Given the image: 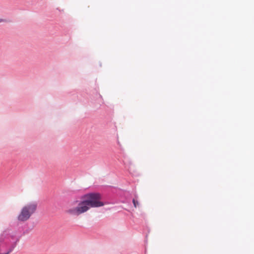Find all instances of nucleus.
<instances>
[{
  "mask_svg": "<svg viewBox=\"0 0 254 254\" xmlns=\"http://www.w3.org/2000/svg\"><path fill=\"white\" fill-rule=\"evenodd\" d=\"M101 199V196L99 193L87 194L84 195L82 200L74 202V206L68 209L66 212L71 215L78 216L86 212L91 207L103 206L104 204Z\"/></svg>",
  "mask_w": 254,
  "mask_h": 254,
  "instance_id": "f257e3e1",
  "label": "nucleus"
},
{
  "mask_svg": "<svg viewBox=\"0 0 254 254\" xmlns=\"http://www.w3.org/2000/svg\"><path fill=\"white\" fill-rule=\"evenodd\" d=\"M38 203L36 201H32L23 206L17 217L19 222H24L29 220L37 209Z\"/></svg>",
  "mask_w": 254,
  "mask_h": 254,
  "instance_id": "f03ea898",
  "label": "nucleus"
},
{
  "mask_svg": "<svg viewBox=\"0 0 254 254\" xmlns=\"http://www.w3.org/2000/svg\"><path fill=\"white\" fill-rule=\"evenodd\" d=\"M132 202H133L134 206L135 207H136L138 205V204H139L137 200H136L135 199H133Z\"/></svg>",
  "mask_w": 254,
  "mask_h": 254,
  "instance_id": "7ed1b4c3",
  "label": "nucleus"
},
{
  "mask_svg": "<svg viewBox=\"0 0 254 254\" xmlns=\"http://www.w3.org/2000/svg\"><path fill=\"white\" fill-rule=\"evenodd\" d=\"M6 22L5 19L0 18V23Z\"/></svg>",
  "mask_w": 254,
  "mask_h": 254,
  "instance_id": "20e7f679",
  "label": "nucleus"
},
{
  "mask_svg": "<svg viewBox=\"0 0 254 254\" xmlns=\"http://www.w3.org/2000/svg\"><path fill=\"white\" fill-rule=\"evenodd\" d=\"M10 251H8L5 254H8L9 253Z\"/></svg>",
  "mask_w": 254,
  "mask_h": 254,
  "instance_id": "39448f33",
  "label": "nucleus"
},
{
  "mask_svg": "<svg viewBox=\"0 0 254 254\" xmlns=\"http://www.w3.org/2000/svg\"><path fill=\"white\" fill-rule=\"evenodd\" d=\"M118 144L120 145V143L119 142H118Z\"/></svg>",
  "mask_w": 254,
  "mask_h": 254,
  "instance_id": "423d86ee",
  "label": "nucleus"
}]
</instances>
